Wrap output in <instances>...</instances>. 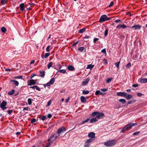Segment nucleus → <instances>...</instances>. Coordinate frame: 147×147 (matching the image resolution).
<instances>
[{
    "mask_svg": "<svg viewBox=\"0 0 147 147\" xmlns=\"http://www.w3.org/2000/svg\"><path fill=\"white\" fill-rule=\"evenodd\" d=\"M136 123H129L126 125L121 130V132L123 133L125 131H128L133 126H134L137 125Z\"/></svg>",
    "mask_w": 147,
    "mask_h": 147,
    "instance_id": "obj_1",
    "label": "nucleus"
},
{
    "mask_svg": "<svg viewBox=\"0 0 147 147\" xmlns=\"http://www.w3.org/2000/svg\"><path fill=\"white\" fill-rule=\"evenodd\" d=\"M116 144V141L114 140L108 141L104 142V144L107 146H111Z\"/></svg>",
    "mask_w": 147,
    "mask_h": 147,
    "instance_id": "obj_2",
    "label": "nucleus"
},
{
    "mask_svg": "<svg viewBox=\"0 0 147 147\" xmlns=\"http://www.w3.org/2000/svg\"><path fill=\"white\" fill-rule=\"evenodd\" d=\"M110 18H108L106 15H102L99 19V22H103L109 20Z\"/></svg>",
    "mask_w": 147,
    "mask_h": 147,
    "instance_id": "obj_3",
    "label": "nucleus"
},
{
    "mask_svg": "<svg viewBox=\"0 0 147 147\" xmlns=\"http://www.w3.org/2000/svg\"><path fill=\"white\" fill-rule=\"evenodd\" d=\"M7 102L5 100H3L1 103L0 104V107L1 109L3 110H4L7 109V107H6L7 105Z\"/></svg>",
    "mask_w": 147,
    "mask_h": 147,
    "instance_id": "obj_4",
    "label": "nucleus"
},
{
    "mask_svg": "<svg viewBox=\"0 0 147 147\" xmlns=\"http://www.w3.org/2000/svg\"><path fill=\"white\" fill-rule=\"evenodd\" d=\"M58 135L57 132L55 134L51 136L50 138L49 139L48 141H50L52 140V141L53 142L54 140L58 138Z\"/></svg>",
    "mask_w": 147,
    "mask_h": 147,
    "instance_id": "obj_5",
    "label": "nucleus"
},
{
    "mask_svg": "<svg viewBox=\"0 0 147 147\" xmlns=\"http://www.w3.org/2000/svg\"><path fill=\"white\" fill-rule=\"evenodd\" d=\"M65 131V128L63 127H61V128L59 129L57 131V133L58 135V136H59L60 134L62 132H63Z\"/></svg>",
    "mask_w": 147,
    "mask_h": 147,
    "instance_id": "obj_6",
    "label": "nucleus"
},
{
    "mask_svg": "<svg viewBox=\"0 0 147 147\" xmlns=\"http://www.w3.org/2000/svg\"><path fill=\"white\" fill-rule=\"evenodd\" d=\"M104 116V115L103 113L98 112V114H97L96 117L97 119H98L103 118Z\"/></svg>",
    "mask_w": 147,
    "mask_h": 147,
    "instance_id": "obj_7",
    "label": "nucleus"
},
{
    "mask_svg": "<svg viewBox=\"0 0 147 147\" xmlns=\"http://www.w3.org/2000/svg\"><path fill=\"white\" fill-rule=\"evenodd\" d=\"M117 95L119 96H121L125 97V96L127 95V93L124 92H117Z\"/></svg>",
    "mask_w": 147,
    "mask_h": 147,
    "instance_id": "obj_8",
    "label": "nucleus"
},
{
    "mask_svg": "<svg viewBox=\"0 0 147 147\" xmlns=\"http://www.w3.org/2000/svg\"><path fill=\"white\" fill-rule=\"evenodd\" d=\"M90 80V79L89 78H87L85 80V81H83L82 82V85L83 86H85L88 83L89 81Z\"/></svg>",
    "mask_w": 147,
    "mask_h": 147,
    "instance_id": "obj_9",
    "label": "nucleus"
},
{
    "mask_svg": "<svg viewBox=\"0 0 147 147\" xmlns=\"http://www.w3.org/2000/svg\"><path fill=\"white\" fill-rule=\"evenodd\" d=\"M36 84L35 81L34 80H29V83L28 84V86H31L35 85Z\"/></svg>",
    "mask_w": 147,
    "mask_h": 147,
    "instance_id": "obj_10",
    "label": "nucleus"
},
{
    "mask_svg": "<svg viewBox=\"0 0 147 147\" xmlns=\"http://www.w3.org/2000/svg\"><path fill=\"white\" fill-rule=\"evenodd\" d=\"M24 3H21L19 5V7L20 8V10L21 11H23L25 10L24 8Z\"/></svg>",
    "mask_w": 147,
    "mask_h": 147,
    "instance_id": "obj_11",
    "label": "nucleus"
},
{
    "mask_svg": "<svg viewBox=\"0 0 147 147\" xmlns=\"http://www.w3.org/2000/svg\"><path fill=\"white\" fill-rule=\"evenodd\" d=\"M10 82L13 84H14L16 86H18L19 84V83L16 80H11L10 81Z\"/></svg>",
    "mask_w": 147,
    "mask_h": 147,
    "instance_id": "obj_12",
    "label": "nucleus"
},
{
    "mask_svg": "<svg viewBox=\"0 0 147 147\" xmlns=\"http://www.w3.org/2000/svg\"><path fill=\"white\" fill-rule=\"evenodd\" d=\"M98 121V119H97L96 118V117H94V118H93L91 119L90 120V123H94L96 122V121Z\"/></svg>",
    "mask_w": 147,
    "mask_h": 147,
    "instance_id": "obj_13",
    "label": "nucleus"
},
{
    "mask_svg": "<svg viewBox=\"0 0 147 147\" xmlns=\"http://www.w3.org/2000/svg\"><path fill=\"white\" fill-rule=\"evenodd\" d=\"M95 136V134L93 132H92L89 133L88 135V136L89 137H90L91 138H94Z\"/></svg>",
    "mask_w": 147,
    "mask_h": 147,
    "instance_id": "obj_14",
    "label": "nucleus"
},
{
    "mask_svg": "<svg viewBox=\"0 0 147 147\" xmlns=\"http://www.w3.org/2000/svg\"><path fill=\"white\" fill-rule=\"evenodd\" d=\"M30 88H32L34 89H36L37 90L40 91V89L39 87H38L37 86H30Z\"/></svg>",
    "mask_w": 147,
    "mask_h": 147,
    "instance_id": "obj_15",
    "label": "nucleus"
},
{
    "mask_svg": "<svg viewBox=\"0 0 147 147\" xmlns=\"http://www.w3.org/2000/svg\"><path fill=\"white\" fill-rule=\"evenodd\" d=\"M140 82L141 83H145L147 82V78H144L140 79Z\"/></svg>",
    "mask_w": 147,
    "mask_h": 147,
    "instance_id": "obj_16",
    "label": "nucleus"
},
{
    "mask_svg": "<svg viewBox=\"0 0 147 147\" xmlns=\"http://www.w3.org/2000/svg\"><path fill=\"white\" fill-rule=\"evenodd\" d=\"M80 99L82 102H84L86 101V97H84L83 96H82L80 97Z\"/></svg>",
    "mask_w": 147,
    "mask_h": 147,
    "instance_id": "obj_17",
    "label": "nucleus"
},
{
    "mask_svg": "<svg viewBox=\"0 0 147 147\" xmlns=\"http://www.w3.org/2000/svg\"><path fill=\"white\" fill-rule=\"evenodd\" d=\"M68 69L70 71H73L75 70L74 68L72 65H69L67 67Z\"/></svg>",
    "mask_w": 147,
    "mask_h": 147,
    "instance_id": "obj_18",
    "label": "nucleus"
},
{
    "mask_svg": "<svg viewBox=\"0 0 147 147\" xmlns=\"http://www.w3.org/2000/svg\"><path fill=\"white\" fill-rule=\"evenodd\" d=\"M40 75L39 76L40 77L43 78L45 75V72L44 71H40Z\"/></svg>",
    "mask_w": 147,
    "mask_h": 147,
    "instance_id": "obj_19",
    "label": "nucleus"
},
{
    "mask_svg": "<svg viewBox=\"0 0 147 147\" xmlns=\"http://www.w3.org/2000/svg\"><path fill=\"white\" fill-rule=\"evenodd\" d=\"M126 98V99L127 100H129L132 97V96L130 94H127V95L125 96Z\"/></svg>",
    "mask_w": 147,
    "mask_h": 147,
    "instance_id": "obj_20",
    "label": "nucleus"
},
{
    "mask_svg": "<svg viewBox=\"0 0 147 147\" xmlns=\"http://www.w3.org/2000/svg\"><path fill=\"white\" fill-rule=\"evenodd\" d=\"M93 140V139L91 138H90L85 142V144H89V143L91 142Z\"/></svg>",
    "mask_w": 147,
    "mask_h": 147,
    "instance_id": "obj_21",
    "label": "nucleus"
},
{
    "mask_svg": "<svg viewBox=\"0 0 147 147\" xmlns=\"http://www.w3.org/2000/svg\"><path fill=\"white\" fill-rule=\"evenodd\" d=\"M15 90H12L11 91H9L8 92V94L9 95H11L14 93Z\"/></svg>",
    "mask_w": 147,
    "mask_h": 147,
    "instance_id": "obj_22",
    "label": "nucleus"
},
{
    "mask_svg": "<svg viewBox=\"0 0 147 147\" xmlns=\"http://www.w3.org/2000/svg\"><path fill=\"white\" fill-rule=\"evenodd\" d=\"M94 65H92L91 64L88 65L87 66L86 69H92Z\"/></svg>",
    "mask_w": 147,
    "mask_h": 147,
    "instance_id": "obj_23",
    "label": "nucleus"
},
{
    "mask_svg": "<svg viewBox=\"0 0 147 147\" xmlns=\"http://www.w3.org/2000/svg\"><path fill=\"white\" fill-rule=\"evenodd\" d=\"M89 120V118H87L86 120H84L82 121L81 123H80V125H82L84 124L85 123L87 122Z\"/></svg>",
    "mask_w": 147,
    "mask_h": 147,
    "instance_id": "obj_24",
    "label": "nucleus"
},
{
    "mask_svg": "<svg viewBox=\"0 0 147 147\" xmlns=\"http://www.w3.org/2000/svg\"><path fill=\"white\" fill-rule=\"evenodd\" d=\"M141 28V26L140 25L138 24L135 25V29L138 30L140 29Z\"/></svg>",
    "mask_w": 147,
    "mask_h": 147,
    "instance_id": "obj_25",
    "label": "nucleus"
},
{
    "mask_svg": "<svg viewBox=\"0 0 147 147\" xmlns=\"http://www.w3.org/2000/svg\"><path fill=\"white\" fill-rule=\"evenodd\" d=\"M119 101L121 102L122 104H124L125 103L126 100L124 99H119Z\"/></svg>",
    "mask_w": 147,
    "mask_h": 147,
    "instance_id": "obj_26",
    "label": "nucleus"
},
{
    "mask_svg": "<svg viewBox=\"0 0 147 147\" xmlns=\"http://www.w3.org/2000/svg\"><path fill=\"white\" fill-rule=\"evenodd\" d=\"M98 112H94L92 113V117H94L96 116H97V114H98Z\"/></svg>",
    "mask_w": 147,
    "mask_h": 147,
    "instance_id": "obj_27",
    "label": "nucleus"
},
{
    "mask_svg": "<svg viewBox=\"0 0 147 147\" xmlns=\"http://www.w3.org/2000/svg\"><path fill=\"white\" fill-rule=\"evenodd\" d=\"M32 100L31 98H29L28 99V104L29 105H30L32 104Z\"/></svg>",
    "mask_w": 147,
    "mask_h": 147,
    "instance_id": "obj_28",
    "label": "nucleus"
},
{
    "mask_svg": "<svg viewBox=\"0 0 147 147\" xmlns=\"http://www.w3.org/2000/svg\"><path fill=\"white\" fill-rule=\"evenodd\" d=\"M7 30L6 28L4 27H3L1 28V31L3 33H4Z\"/></svg>",
    "mask_w": 147,
    "mask_h": 147,
    "instance_id": "obj_29",
    "label": "nucleus"
},
{
    "mask_svg": "<svg viewBox=\"0 0 147 147\" xmlns=\"http://www.w3.org/2000/svg\"><path fill=\"white\" fill-rule=\"evenodd\" d=\"M109 31V29L108 28H107L105 30L104 32V35L105 36H106L108 34V32Z\"/></svg>",
    "mask_w": 147,
    "mask_h": 147,
    "instance_id": "obj_30",
    "label": "nucleus"
},
{
    "mask_svg": "<svg viewBox=\"0 0 147 147\" xmlns=\"http://www.w3.org/2000/svg\"><path fill=\"white\" fill-rule=\"evenodd\" d=\"M86 30L85 28H83L82 29H81L80 30L79 32L80 33H82L84 32Z\"/></svg>",
    "mask_w": 147,
    "mask_h": 147,
    "instance_id": "obj_31",
    "label": "nucleus"
},
{
    "mask_svg": "<svg viewBox=\"0 0 147 147\" xmlns=\"http://www.w3.org/2000/svg\"><path fill=\"white\" fill-rule=\"evenodd\" d=\"M50 54L49 53H46L44 56L43 57V58H46L47 57H48L50 55Z\"/></svg>",
    "mask_w": 147,
    "mask_h": 147,
    "instance_id": "obj_32",
    "label": "nucleus"
},
{
    "mask_svg": "<svg viewBox=\"0 0 147 147\" xmlns=\"http://www.w3.org/2000/svg\"><path fill=\"white\" fill-rule=\"evenodd\" d=\"M55 80L54 78H52L50 80L49 82L51 83V84H53L54 82H55Z\"/></svg>",
    "mask_w": 147,
    "mask_h": 147,
    "instance_id": "obj_33",
    "label": "nucleus"
},
{
    "mask_svg": "<svg viewBox=\"0 0 147 147\" xmlns=\"http://www.w3.org/2000/svg\"><path fill=\"white\" fill-rule=\"evenodd\" d=\"M89 93V91H85L84 90H83L82 93L83 94L85 95L88 94Z\"/></svg>",
    "mask_w": 147,
    "mask_h": 147,
    "instance_id": "obj_34",
    "label": "nucleus"
},
{
    "mask_svg": "<svg viewBox=\"0 0 147 147\" xmlns=\"http://www.w3.org/2000/svg\"><path fill=\"white\" fill-rule=\"evenodd\" d=\"M84 48L83 47H80L78 50L82 52L84 50Z\"/></svg>",
    "mask_w": 147,
    "mask_h": 147,
    "instance_id": "obj_35",
    "label": "nucleus"
},
{
    "mask_svg": "<svg viewBox=\"0 0 147 147\" xmlns=\"http://www.w3.org/2000/svg\"><path fill=\"white\" fill-rule=\"evenodd\" d=\"M52 62H50L48 65V68L49 69L50 67L52 66Z\"/></svg>",
    "mask_w": 147,
    "mask_h": 147,
    "instance_id": "obj_36",
    "label": "nucleus"
},
{
    "mask_svg": "<svg viewBox=\"0 0 147 147\" xmlns=\"http://www.w3.org/2000/svg\"><path fill=\"white\" fill-rule=\"evenodd\" d=\"M59 72L62 73L64 74L66 72V71L65 69H61L60 70Z\"/></svg>",
    "mask_w": 147,
    "mask_h": 147,
    "instance_id": "obj_37",
    "label": "nucleus"
},
{
    "mask_svg": "<svg viewBox=\"0 0 147 147\" xmlns=\"http://www.w3.org/2000/svg\"><path fill=\"white\" fill-rule=\"evenodd\" d=\"M50 45H49L48 47H47L46 49V51L47 52H49L50 51Z\"/></svg>",
    "mask_w": 147,
    "mask_h": 147,
    "instance_id": "obj_38",
    "label": "nucleus"
},
{
    "mask_svg": "<svg viewBox=\"0 0 147 147\" xmlns=\"http://www.w3.org/2000/svg\"><path fill=\"white\" fill-rule=\"evenodd\" d=\"M120 63V62L119 61V62L116 63H115V65L116 66L117 68H118L119 67Z\"/></svg>",
    "mask_w": 147,
    "mask_h": 147,
    "instance_id": "obj_39",
    "label": "nucleus"
},
{
    "mask_svg": "<svg viewBox=\"0 0 147 147\" xmlns=\"http://www.w3.org/2000/svg\"><path fill=\"white\" fill-rule=\"evenodd\" d=\"M112 80V79L111 78L107 79V80L106 82L107 83H109Z\"/></svg>",
    "mask_w": 147,
    "mask_h": 147,
    "instance_id": "obj_40",
    "label": "nucleus"
},
{
    "mask_svg": "<svg viewBox=\"0 0 147 147\" xmlns=\"http://www.w3.org/2000/svg\"><path fill=\"white\" fill-rule=\"evenodd\" d=\"M140 133V131H136V132L134 133L133 134V135L134 136L137 135L138 134Z\"/></svg>",
    "mask_w": 147,
    "mask_h": 147,
    "instance_id": "obj_41",
    "label": "nucleus"
},
{
    "mask_svg": "<svg viewBox=\"0 0 147 147\" xmlns=\"http://www.w3.org/2000/svg\"><path fill=\"white\" fill-rule=\"evenodd\" d=\"M1 3L3 5H4L6 3L5 0H2L1 1Z\"/></svg>",
    "mask_w": 147,
    "mask_h": 147,
    "instance_id": "obj_42",
    "label": "nucleus"
},
{
    "mask_svg": "<svg viewBox=\"0 0 147 147\" xmlns=\"http://www.w3.org/2000/svg\"><path fill=\"white\" fill-rule=\"evenodd\" d=\"M36 119L35 118H33L31 121V123H33L34 122H36Z\"/></svg>",
    "mask_w": 147,
    "mask_h": 147,
    "instance_id": "obj_43",
    "label": "nucleus"
},
{
    "mask_svg": "<svg viewBox=\"0 0 147 147\" xmlns=\"http://www.w3.org/2000/svg\"><path fill=\"white\" fill-rule=\"evenodd\" d=\"M101 52L103 53L106 54V50L105 49H102L101 51Z\"/></svg>",
    "mask_w": 147,
    "mask_h": 147,
    "instance_id": "obj_44",
    "label": "nucleus"
},
{
    "mask_svg": "<svg viewBox=\"0 0 147 147\" xmlns=\"http://www.w3.org/2000/svg\"><path fill=\"white\" fill-rule=\"evenodd\" d=\"M114 4V3L113 1H111V3L109 4V5H108V7H111Z\"/></svg>",
    "mask_w": 147,
    "mask_h": 147,
    "instance_id": "obj_45",
    "label": "nucleus"
},
{
    "mask_svg": "<svg viewBox=\"0 0 147 147\" xmlns=\"http://www.w3.org/2000/svg\"><path fill=\"white\" fill-rule=\"evenodd\" d=\"M137 95L139 97L143 95L142 94L139 93H137Z\"/></svg>",
    "mask_w": 147,
    "mask_h": 147,
    "instance_id": "obj_46",
    "label": "nucleus"
},
{
    "mask_svg": "<svg viewBox=\"0 0 147 147\" xmlns=\"http://www.w3.org/2000/svg\"><path fill=\"white\" fill-rule=\"evenodd\" d=\"M101 90L102 92H105L107 90V89L106 88H102L101 89Z\"/></svg>",
    "mask_w": 147,
    "mask_h": 147,
    "instance_id": "obj_47",
    "label": "nucleus"
},
{
    "mask_svg": "<svg viewBox=\"0 0 147 147\" xmlns=\"http://www.w3.org/2000/svg\"><path fill=\"white\" fill-rule=\"evenodd\" d=\"M22 76H16L15 78L17 79H22Z\"/></svg>",
    "mask_w": 147,
    "mask_h": 147,
    "instance_id": "obj_48",
    "label": "nucleus"
},
{
    "mask_svg": "<svg viewBox=\"0 0 147 147\" xmlns=\"http://www.w3.org/2000/svg\"><path fill=\"white\" fill-rule=\"evenodd\" d=\"M127 26L125 25V24H122V27L121 28L123 29H125L126 28Z\"/></svg>",
    "mask_w": 147,
    "mask_h": 147,
    "instance_id": "obj_49",
    "label": "nucleus"
},
{
    "mask_svg": "<svg viewBox=\"0 0 147 147\" xmlns=\"http://www.w3.org/2000/svg\"><path fill=\"white\" fill-rule=\"evenodd\" d=\"M100 91H99V90H97V91H96V92L95 93V94L96 95H98V94H100Z\"/></svg>",
    "mask_w": 147,
    "mask_h": 147,
    "instance_id": "obj_50",
    "label": "nucleus"
},
{
    "mask_svg": "<svg viewBox=\"0 0 147 147\" xmlns=\"http://www.w3.org/2000/svg\"><path fill=\"white\" fill-rule=\"evenodd\" d=\"M46 117L45 116H43L42 117H41V119L43 120V121H44V120H45L46 119Z\"/></svg>",
    "mask_w": 147,
    "mask_h": 147,
    "instance_id": "obj_51",
    "label": "nucleus"
},
{
    "mask_svg": "<svg viewBox=\"0 0 147 147\" xmlns=\"http://www.w3.org/2000/svg\"><path fill=\"white\" fill-rule=\"evenodd\" d=\"M99 40V39L98 38H95L94 39V40H93V42L94 43H95L96 42V41H97L98 40Z\"/></svg>",
    "mask_w": 147,
    "mask_h": 147,
    "instance_id": "obj_52",
    "label": "nucleus"
},
{
    "mask_svg": "<svg viewBox=\"0 0 147 147\" xmlns=\"http://www.w3.org/2000/svg\"><path fill=\"white\" fill-rule=\"evenodd\" d=\"M52 84H51V83L49 82L47 83L46 84L47 86H51V85H52Z\"/></svg>",
    "mask_w": 147,
    "mask_h": 147,
    "instance_id": "obj_53",
    "label": "nucleus"
},
{
    "mask_svg": "<svg viewBox=\"0 0 147 147\" xmlns=\"http://www.w3.org/2000/svg\"><path fill=\"white\" fill-rule=\"evenodd\" d=\"M12 112V111L11 110H9L7 111V112L9 115Z\"/></svg>",
    "mask_w": 147,
    "mask_h": 147,
    "instance_id": "obj_54",
    "label": "nucleus"
},
{
    "mask_svg": "<svg viewBox=\"0 0 147 147\" xmlns=\"http://www.w3.org/2000/svg\"><path fill=\"white\" fill-rule=\"evenodd\" d=\"M131 66V64L130 63H128L126 67L129 68Z\"/></svg>",
    "mask_w": 147,
    "mask_h": 147,
    "instance_id": "obj_55",
    "label": "nucleus"
},
{
    "mask_svg": "<svg viewBox=\"0 0 147 147\" xmlns=\"http://www.w3.org/2000/svg\"><path fill=\"white\" fill-rule=\"evenodd\" d=\"M52 116V115L51 114H49L47 115V117L49 118H51Z\"/></svg>",
    "mask_w": 147,
    "mask_h": 147,
    "instance_id": "obj_56",
    "label": "nucleus"
},
{
    "mask_svg": "<svg viewBox=\"0 0 147 147\" xmlns=\"http://www.w3.org/2000/svg\"><path fill=\"white\" fill-rule=\"evenodd\" d=\"M36 75L34 74H32L30 77V78H32L34 76H35Z\"/></svg>",
    "mask_w": 147,
    "mask_h": 147,
    "instance_id": "obj_57",
    "label": "nucleus"
},
{
    "mask_svg": "<svg viewBox=\"0 0 147 147\" xmlns=\"http://www.w3.org/2000/svg\"><path fill=\"white\" fill-rule=\"evenodd\" d=\"M138 85L137 84H134L132 85V86L134 87H136L138 86Z\"/></svg>",
    "mask_w": 147,
    "mask_h": 147,
    "instance_id": "obj_58",
    "label": "nucleus"
},
{
    "mask_svg": "<svg viewBox=\"0 0 147 147\" xmlns=\"http://www.w3.org/2000/svg\"><path fill=\"white\" fill-rule=\"evenodd\" d=\"M51 143H50L47 144L45 147H49Z\"/></svg>",
    "mask_w": 147,
    "mask_h": 147,
    "instance_id": "obj_59",
    "label": "nucleus"
},
{
    "mask_svg": "<svg viewBox=\"0 0 147 147\" xmlns=\"http://www.w3.org/2000/svg\"><path fill=\"white\" fill-rule=\"evenodd\" d=\"M78 43V42H76L74 43L73 45V46H76L77 45V44Z\"/></svg>",
    "mask_w": 147,
    "mask_h": 147,
    "instance_id": "obj_60",
    "label": "nucleus"
},
{
    "mask_svg": "<svg viewBox=\"0 0 147 147\" xmlns=\"http://www.w3.org/2000/svg\"><path fill=\"white\" fill-rule=\"evenodd\" d=\"M28 107H25L24 108L23 110L28 111Z\"/></svg>",
    "mask_w": 147,
    "mask_h": 147,
    "instance_id": "obj_61",
    "label": "nucleus"
},
{
    "mask_svg": "<svg viewBox=\"0 0 147 147\" xmlns=\"http://www.w3.org/2000/svg\"><path fill=\"white\" fill-rule=\"evenodd\" d=\"M121 21L120 20H117L115 21V23H117L119 22H120Z\"/></svg>",
    "mask_w": 147,
    "mask_h": 147,
    "instance_id": "obj_62",
    "label": "nucleus"
},
{
    "mask_svg": "<svg viewBox=\"0 0 147 147\" xmlns=\"http://www.w3.org/2000/svg\"><path fill=\"white\" fill-rule=\"evenodd\" d=\"M58 67L59 69H61L62 67L61 65L59 64L58 65Z\"/></svg>",
    "mask_w": 147,
    "mask_h": 147,
    "instance_id": "obj_63",
    "label": "nucleus"
},
{
    "mask_svg": "<svg viewBox=\"0 0 147 147\" xmlns=\"http://www.w3.org/2000/svg\"><path fill=\"white\" fill-rule=\"evenodd\" d=\"M89 144H86L84 146V147H89Z\"/></svg>",
    "mask_w": 147,
    "mask_h": 147,
    "instance_id": "obj_64",
    "label": "nucleus"
}]
</instances>
